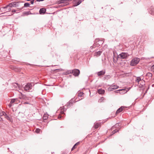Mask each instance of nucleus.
Listing matches in <instances>:
<instances>
[{
	"label": "nucleus",
	"instance_id": "38",
	"mask_svg": "<svg viewBox=\"0 0 154 154\" xmlns=\"http://www.w3.org/2000/svg\"><path fill=\"white\" fill-rule=\"evenodd\" d=\"M2 120V118L0 117V121H1Z\"/></svg>",
	"mask_w": 154,
	"mask_h": 154
},
{
	"label": "nucleus",
	"instance_id": "37",
	"mask_svg": "<svg viewBox=\"0 0 154 154\" xmlns=\"http://www.w3.org/2000/svg\"><path fill=\"white\" fill-rule=\"evenodd\" d=\"M61 114H63V113H64V112H63V111H62V112H61Z\"/></svg>",
	"mask_w": 154,
	"mask_h": 154
},
{
	"label": "nucleus",
	"instance_id": "34",
	"mask_svg": "<svg viewBox=\"0 0 154 154\" xmlns=\"http://www.w3.org/2000/svg\"><path fill=\"white\" fill-rule=\"evenodd\" d=\"M79 142H78L77 143H75V145L76 146V145H79Z\"/></svg>",
	"mask_w": 154,
	"mask_h": 154
},
{
	"label": "nucleus",
	"instance_id": "36",
	"mask_svg": "<svg viewBox=\"0 0 154 154\" xmlns=\"http://www.w3.org/2000/svg\"><path fill=\"white\" fill-rule=\"evenodd\" d=\"M24 104H29V103L28 102H24L23 103Z\"/></svg>",
	"mask_w": 154,
	"mask_h": 154
},
{
	"label": "nucleus",
	"instance_id": "21",
	"mask_svg": "<svg viewBox=\"0 0 154 154\" xmlns=\"http://www.w3.org/2000/svg\"><path fill=\"white\" fill-rule=\"evenodd\" d=\"M72 101H70L68 103H67L66 104V105L68 107L69 106H70V105H72Z\"/></svg>",
	"mask_w": 154,
	"mask_h": 154
},
{
	"label": "nucleus",
	"instance_id": "9",
	"mask_svg": "<svg viewBox=\"0 0 154 154\" xmlns=\"http://www.w3.org/2000/svg\"><path fill=\"white\" fill-rule=\"evenodd\" d=\"M14 3H15V2H14L13 3H10L9 5H7L6 6L4 7L3 8L5 9V8H7L8 7H12L16 5L15 4H14Z\"/></svg>",
	"mask_w": 154,
	"mask_h": 154
},
{
	"label": "nucleus",
	"instance_id": "40",
	"mask_svg": "<svg viewBox=\"0 0 154 154\" xmlns=\"http://www.w3.org/2000/svg\"><path fill=\"white\" fill-rule=\"evenodd\" d=\"M28 14H29L28 13H27Z\"/></svg>",
	"mask_w": 154,
	"mask_h": 154
},
{
	"label": "nucleus",
	"instance_id": "8",
	"mask_svg": "<svg viewBox=\"0 0 154 154\" xmlns=\"http://www.w3.org/2000/svg\"><path fill=\"white\" fill-rule=\"evenodd\" d=\"M46 11V9L44 8H42L40 9L39 12L40 14H44Z\"/></svg>",
	"mask_w": 154,
	"mask_h": 154
},
{
	"label": "nucleus",
	"instance_id": "12",
	"mask_svg": "<svg viewBox=\"0 0 154 154\" xmlns=\"http://www.w3.org/2000/svg\"><path fill=\"white\" fill-rule=\"evenodd\" d=\"M98 92L100 94H103L105 92V91L102 89H99L98 90Z\"/></svg>",
	"mask_w": 154,
	"mask_h": 154
},
{
	"label": "nucleus",
	"instance_id": "13",
	"mask_svg": "<svg viewBox=\"0 0 154 154\" xmlns=\"http://www.w3.org/2000/svg\"><path fill=\"white\" fill-rule=\"evenodd\" d=\"M5 115H4V116H5V118L6 119L8 120H9L11 122H12V119L10 118L5 113Z\"/></svg>",
	"mask_w": 154,
	"mask_h": 154
},
{
	"label": "nucleus",
	"instance_id": "33",
	"mask_svg": "<svg viewBox=\"0 0 154 154\" xmlns=\"http://www.w3.org/2000/svg\"><path fill=\"white\" fill-rule=\"evenodd\" d=\"M16 11V10H13L12 11V12H15Z\"/></svg>",
	"mask_w": 154,
	"mask_h": 154
},
{
	"label": "nucleus",
	"instance_id": "6",
	"mask_svg": "<svg viewBox=\"0 0 154 154\" xmlns=\"http://www.w3.org/2000/svg\"><path fill=\"white\" fill-rule=\"evenodd\" d=\"M119 88V86L117 85H112L109 88V89L110 91H112V89H115L118 88Z\"/></svg>",
	"mask_w": 154,
	"mask_h": 154
},
{
	"label": "nucleus",
	"instance_id": "29",
	"mask_svg": "<svg viewBox=\"0 0 154 154\" xmlns=\"http://www.w3.org/2000/svg\"><path fill=\"white\" fill-rule=\"evenodd\" d=\"M81 3V1H79L78 2H77V5H76V6H77L78 5H79Z\"/></svg>",
	"mask_w": 154,
	"mask_h": 154
},
{
	"label": "nucleus",
	"instance_id": "15",
	"mask_svg": "<svg viewBox=\"0 0 154 154\" xmlns=\"http://www.w3.org/2000/svg\"><path fill=\"white\" fill-rule=\"evenodd\" d=\"M102 53V51H99L95 53V55L97 57L99 56Z\"/></svg>",
	"mask_w": 154,
	"mask_h": 154
},
{
	"label": "nucleus",
	"instance_id": "28",
	"mask_svg": "<svg viewBox=\"0 0 154 154\" xmlns=\"http://www.w3.org/2000/svg\"><path fill=\"white\" fill-rule=\"evenodd\" d=\"M118 131L117 130H115L113 131L112 132V134H114L115 133L117 132Z\"/></svg>",
	"mask_w": 154,
	"mask_h": 154
},
{
	"label": "nucleus",
	"instance_id": "10",
	"mask_svg": "<svg viewBox=\"0 0 154 154\" xmlns=\"http://www.w3.org/2000/svg\"><path fill=\"white\" fill-rule=\"evenodd\" d=\"M149 12L152 15H154V8L151 7L149 9Z\"/></svg>",
	"mask_w": 154,
	"mask_h": 154
},
{
	"label": "nucleus",
	"instance_id": "7",
	"mask_svg": "<svg viewBox=\"0 0 154 154\" xmlns=\"http://www.w3.org/2000/svg\"><path fill=\"white\" fill-rule=\"evenodd\" d=\"M105 73V70H102L99 72L97 73V75L98 76H100L104 75Z\"/></svg>",
	"mask_w": 154,
	"mask_h": 154
},
{
	"label": "nucleus",
	"instance_id": "39",
	"mask_svg": "<svg viewBox=\"0 0 154 154\" xmlns=\"http://www.w3.org/2000/svg\"><path fill=\"white\" fill-rule=\"evenodd\" d=\"M60 118H61V116H60Z\"/></svg>",
	"mask_w": 154,
	"mask_h": 154
},
{
	"label": "nucleus",
	"instance_id": "23",
	"mask_svg": "<svg viewBox=\"0 0 154 154\" xmlns=\"http://www.w3.org/2000/svg\"><path fill=\"white\" fill-rule=\"evenodd\" d=\"M100 125V124L98 123H96L94 125V128H98Z\"/></svg>",
	"mask_w": 154,
	"mask_h": 154
},
{
	"label": "nucleus",
	"instance_id": "20",
	"mask_svg": "<svg viewBox=\"0 0 154 154\" xmlns=\"http://www.w3.org/2000/svg\"><path fill=\"white\" fill-rule=\"evenodd\" d=\"M84 94V93L83 92H79L78 93V96L79 97H82L83 94Z\"/></svg>",
	"mask_w": 154,
	"mask_h": 154
},
{
	"label": "nucleus",
	"instance_id": "35",
	"mask_svg": "<svg viewBox=\"0 0 154 154\" xmlns=\"http://www.w3.org/2000/svg\"><path fill=\"white\" fill-rule=\"evenodd\" d=\"M11 8H9L8 9V11H11Z\"/></svg>",
	"mask_w": 154,
	"mask_h": 154
},
{
	"label": "nucleus",
	"instance_id": "5",
	"mask_svg": "<svg viewBox=\"0 0 154 154\" xmlns=\"http://www.w3.org/2000/svg\"><path fill=\"white\" fill-rule=\"evenodd\" d=\"M18 100L17 99H12L11 100L10 103L9 105V106L10 107H11L13 105V103L17 104L18 103Z\"/></svg>",
	"mask_w": 154,
	"mask_h": 154
},
{
	"label": "nucleus",
	"instance_id": "30",
	"mask_svg": "<svg viewBox=\"0 0 154 154\" xmlns=\"http://www.w3.org/2000/svg\"><path fill=\"white\" fill-rule=\"evenodd\" d=\"M76 145L75 144V145L73 146L72 147V150H73L76 147Z\"/></svg>",
	"mask_w": 154,
	"mask_h": 154
},
{
	"label": "nucleus",
	"instance_id": "4",
	"mask_svg": "<svg viewBox=\"0 0 154 154\" xmlns=\"http://www.w3.org/2000/svg\"><path fill=\"white\" fill-rule=\"evenodd\" d=\"M32 85L31 83H28L24 87V88L25 90L28 91L32 88Z\"/></svg>",
	"mask_w": 154,
	"mask_h": 154
},
{
	"label": "nucleus",
	"instance_id": "11",
	"mask_svg": "<svg viewBox=\"0 0 154 154\" xmlns=\"http://www.w3.org/2000/svg\"><path fill=\"white\" fill-rule=\"evenodd\" d=\"M128 90H129L128 89L127 90H125V89H120V90H119L118 91H115V92L117 93H118V92L119 91H123V93H122V94H125V93H126Z\"/></svg>",
	"mask_w": 154,
	"mask_h": 154
},
{
	"label": "nucleus",
	"instance_id": "22",
	"mask_svg": "<svg viewBox=\"0 0 154 154\" xmlns=\"http://www.w3.org/2000/svg\"><path fill=\"white\" fill-rule=\"evenodd\" d=\"M26 97L25 95H23L21 97H20V99H23L26 100Z\"/></svg>",
	"mask_w": 154,
	"mask_h": 154
},
{
	"label": "nucleus",
	"instance_id": "27",
	"mask_svg": "<svg viewBox=\"0 0 154 154\" xmlns=\"http://www.w3.org/2000/svg\"><path fill=\"white\" fill-rule=\"evenodd\" d=\"M104 98L103 97H101L100 100H99V102H102L103 100H104Z\"/></svg>",
	"mask_w": 154,
	"mask_h": 154
},
{
	"label": "nucleus",
	"instance_id": "41",
	"mask_svg": "<svg viewBox=\"0 0 154 154\" xmlns=\"http://www.w3.org/2000/svg\"><path fill=\"white\" fill-rule=\"evenodd\" d=\"M28 14H29L28 13H27Z\"/></svg>",
	"mask_w": 154,
	"mask_h": 154
},
{
	"label": "nucleus",
	"instance_id": "25",
	"mask_svg": "<svg viewBox=\"0 0 154 154\" xmlns=\"http://www.w3.org/2000/svg\"><path fill=\"white\" fill-rule=\"evenodd\" d=\"M30 5V4L29 3H25L24 4V6L25 7H29Z\"/></svg>",
	"mask_w": 154,
	"mask_h": 154
},
{
	"label": "nucleus",
	"instance_id": "17",
	"mask_svg": "<svg viewBox=\"0 0 154 154\" xmlns=\"http://www.w3.org/2000/svg\"><path fill=\"white\" fill-rule=\"evenodd\" d=\"M48 118V115L46 114H44L43 116V119L44 120H45Z\"/></svg>",
	"mask_w": 154,
	"mask_h": 154
},
{
	"label": "nucleus",
	"instance_id": "24",
	"mask_svg": "<svg viewBox=\"0 0 154 154\" xmlns=\"http://www.w3.org/2000/svg\"><path fill=\"white\" fill-rule=\"evenodd\" d=\"M5 113L4 112L0 110V116L4 115Z\"/></svg>",
	"mask_w": 154,
	"mask_h": 154
},
{
	"label": "nucleus",
	"instance_id": "19",
	"mask_svg": "<svg viewBox=\"0 0 154 154\" xmlns=\"http://www.w3.org/2000/svg\"><path fill=\"white\" fill-rule=\"evenodd\" d=\"M141 80V79L140 77H138L136 79V81L137 82H139Z\"/></svg>",
	"mask_w": 154,
	"mask_h": 154
},
{
	"label": "nucleus",
	"instance_id": "26",
	"mask_svg": "<svg viewBox=\"0 0 154 154\" xmlns=\"http://www.w3.org/2000/svg\"><path fill=\"white\" fill-rule=\"evenodd\" d=\"M40 129H39V128H37L35 130V132L36 133H39L40 132Z\"/></svg>",
	"mask_w": 154,
	"mask_h": 154
},
{
	"label": "nucleus",
	"instance_id": "18",
	"mask_svg": "<svg viewBox=\"0 0 154 154\" xmlns=\"http://www.w3.org/2000/svg\"><path fill=\"white\" fill-rule=\"evenodd\" d=\"M111 78V76L109 75H105L104 77L105 79H108Z\"/></svg>",
	"mask_w": 154,
	"mask_h": 154
},
{
	"label": "nucleus",
	"instance_id": "31",
	"mask_svg": "<svg viewBox=\"0 0 154 154\" xmlns=\"http://www.w3.org/2000/svg\"><path fill=\"white\" fill-rule=\"evenodd\" d=\"M34 0H31L30 1V2H31V4H32L34 3Z\"/></svg>",
	"mask_w": 154,
	"mask_h": 154
},
{
	"label": "nucleus",
	"instance_id": "14",
	"mask_svg": "<svg viewBox=\"0 0 154 154\" xmlns=\"http://www.w3.org/2000/svg\"><path fill=\"white\" fill-rule=\"evenodd\" d=\"M124 109V107L122 106L119 108L117 111L116 113H119L121 112Z\"/></svg>",
	"mask_w": 154,
	"mask_h": 154
},
{
	"label": "nucleus",
	"instance_id": "3",
	"mask_svg": "<svg viewBox=\"0 0 154 154\" xmlns=\"http://www.w3.org/2000/svg\"><path fill=\"white\" fill-rule=\"evenodd\" d=\"M129 55L127 53L122 52L118 56V58L120 59L126 58Z\"/></svg>",
	"mask_w": 154,
	"mask_h": 154
},
{
	"label": "nucleus",
	"instance_id": "2",
	"mask_svg": "<svg viewBox=\"0 0 154 154\" xmlns=\"http://www.w3.org/2000/svg\"><path fill=\"white\" fill-rule=\"evenodd\" d=\"M73 73V75L76 76L79 75L80 73V71L78 69H74L72 70L68 71L67 74Z\"/></svg>",
	"mask_w": 154,
	"mask_h": 154
},
{
	"label": "nucleus",
	"instance_id": "1",
	"mask_svg": "<svg viewBox=\"0 0 154 154\" xmlns=\"http://www.w3.org/2000/svg\"><path fill=\"white\" fill-rule=\"evenodd\" d=\"M140 59L137 57L133 59L131 62L130 65L131 66H134L136 65L139 62Z\"/></svg>",
	"mask_w": 154,
	"mask_h": 154
},
{
	"label": "nucleus",
	"instance_id": "16",
	"mask_svg": "<svg viewBox=\"0 0 154 154\" xmlns=\"http://www.w3.org/2000/svg\"><path fill=\"white\" fill-rule=\"evenodd\" d=\"M68 0H60L58 1L59 4L63 3L66 2Z\"/></svg>",
	"mask_w": 154,
	"mask_h": 154
},
{
	"label": "nucleus",
	"instance_id": "32",
	"mask_svg": "<svg viewBox=\"0 0 154 154\" xmlns=\"http://www.w3.org/2000/svg\"><path fill=\"white\" fill-rule=\"evenodd\" d=\"M30 99V98L29 97H26V100H29Z\"/></svg>",
	"mask_w": 154,
	"mask_h": 154
}]
</instances>
